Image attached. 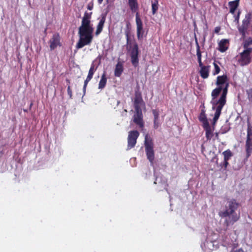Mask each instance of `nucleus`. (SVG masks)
Instances as JSON below:
<instances>
[{"instance_id": "obj_13", "label": "nucleus", "mask_w": 252, "mask_h": 252, "mask_svg": "<svg viewBox=\"0 0 252 252\" xmlns=\"http://www.w3.org/2000/svg\"><path fill=\"white\" fill-rule=\"evenodd\" d=\"M50 48L51 50H53L57 47L58 45H61L60 37L59 34H55L53 35L52 38L49 41Z\"/></svg>"}, {"instance_id": "obj_10", "label": "nucleus", "mask_w": 252, "mask_h": 252, "mask_svg": "<svg viewBox=\"0 0 252 252\" xmlns=\"http://www.w3.org/2000/svg\"><path fill=\"white\" fill-rule=\"evenodd\" d=\"M139 136V132L135 130H131L128 132L127 137V148L130 149L133 148L137 142V139Z\"/></svg>"}, {"instance_id": "obj_32", "label": "nucleus", "mask_w": 252, "mask_h": 252, "mask_svg": "<svg viewBox=\"0 0 252 252\" xmlns=\"http://www.w3.org/2000/svg\"><path fill=\"white\" fill-rule=\"evenodd\" d=\"M67 94L69 96V98H72V92L71 89L70 85H68L67 89Z\"/></svg>"}, {"instance_id": "obj_15", "label": "nucleus", "mask_w": 252, "mask_h": 252, "mask_svg": "<svg viewBox=\"0 0 252 252\" xmlns=\"http://www.w3.org/2000/svg\"><path fill=\"white\" fill-rule=\"evenodd\" d=\"M128 5L132 13L138 12L139 5L137 0H128Z\"/></svg>"}, {"instance_id": "obj_43", "label": "nucleus", "mask_w": 252, "mask_h": 252, "mask_svg": "<svg viewBox=\"0 0 252 252\" xmlns=\"http://www.w3.org/2000/svg\"><path fill=\"white\" fill-rule=\"evenodd\" d=\"M119 102H120L119 101H117L118 104L119 103Z\"/></svg>"}, {"instance_id": "obj_19", "label": "nucleus", "mask_w": 252, "mask_h": 252, "mask_svg": "<svg viewBox=\"0 0 252 252\" xmlns=\"http://www.w3.org/2000/svg\"><path fill=\"white\" fill-rule=\"evenodd\" d=\"M203 127L205 131V136L207 141L210 140L214 135V129H212L210 125L204 126Z\"/></svg>"}, {"instance_id": "obj_5", "label": "nucleus", "mask_w": 252, "mask_h": 252, "mask_svg": "<svg viewBox=\"0 0 252 252\" xmlns=\"http://www.w3.org/2000/svg\"><path fill=\"white\" fill-rule=\"evenodd\" d=\"M241 47L242 50L237 55L236 59L240 65L244 66L252 62V37L243 40Z\"/></svg>"}, {"instance_id": "obj_16", "label": "nucleus", "mask_w": 252, "mask_h": 252, "mask_svg": "<svg viewBox=\"0 0 252 252\" xmlns=\"http://www.w3.org/2000/svg\"><path fill=\"white\" fill-rule=\"evenodd\" d=\"M200 67L199 73L200 76L203 79H206L209 77V71H210V65L204 66L203 64Z\"/></svg>"}, {"instance_id": "obj_3", "label": "nucleus", "mask_w": 252, "mask_h": 252, "mask_svg": "<svg viewBox=\"0 0 252 252\" xmlns=\"http://www.w3.org/2000/svg\"><path fill=\"white\" fill-rule=\"evenodd\" d=\"M240 204L235 199H228L225 206V210L219 213L221 218H225L224 224L227 228L230 225H233L240 219V213L236 211L239 208Z\"/></svg>"}, {"instance_id": "obj_8", "label": "nucleus", "mask_w": 252, "mask_h": 252, "mask_svg": "<svg viewBox=\"0 0 252 252\" xmlns=\"http://www.w3.org/2000/svg\"><path fill=\"white\" fill-rule=\"evenodd\" d=\"M246 158H248L252 153V127L248 122L247 138L245 144Z\"/></svg>"}, {"instance_id": "obj_42", "label": "nucleus", "mask_w": 252, "mask_h": 252, "mask_svg": "<svg viewBox=\"0 0 252 252\" xmlns=\"http://www.w3.org/2000/svg\"><path fill=\"white\" fill-rule=\"evenodd\" d=\"M194 27H196V24L194 23Z\"/></svg>"}, {"instance_id": "obj_38", "label": "nucleus", "mask_w": 252, "mask_h": 252, "mask_svg": "<svg viewBox=\"0 0 252 252\" xmlns=\"http://www.w3.org/2000/svg\"><path fill=\"white\" fill-rule=\"evenodd\" d=\"M103 0H97L99 4H101Z\"/></svg>"}, {"instance_id": "obj_1", "label": "nucleus", "mask_w": 252, "mask_h": 252, "mask_svg": "<svg viewBox=\"0 0 252 252\" xmlns=\"http://www.w3.org/2000/svg\"><path fill=\"white\" fill-rule=\"evenodd\" d=\"M93 13L86 11L82 19L81 25L78 28L79 40L76 48L81 49L86 45H90L93 40L94 28L91 24Z\"/></svg>"}, {"instance_id": "obj_18", "label": "nucleus", "mask_w": 252, "mask_h": 252, "mask_svg": "<svg viewBox=\"0 0 252 252\" xmlns=\"http://www.w3.org/2000/svg\"><path fill=\"white\" fill-rule=\"evenodd\" d=\"M124 71L123 63L118 62L114 70V75L116 77H120Z\"/></svg>"}, {"instance_id": "obj_33", "label": "nucleus", "mask_w": 252, "mask_h": 252, "mask_svg": "<svg viewBox=\"0 0 252 252\" xmlns=\"http://www.w3.org/2000/svg\"><path fill=\"white\" fill-rule=\"evenodd\" d=\"M87 9L89 10H92L94 8V3L93 1L90 2L87 5Z\"/></svg>"}, {"instance_id": "obj_44", "label": "nucleus", "mask_w": 252, "mask_h": 252, "mask_svg": "<svg viewBox=\"0 0 252 252\" xmlns=\"http://www.w3.org/2000/svg\"><path fill=\"white\" fill-rule=\"evenodd\" d=\"M216 136H218V133H216Z\"/></svg>"}, {"instance_id": "obj_28", "label": "nucleus", "mask_w": 252, "mask_h": 252, "mask_svg": "<svg viewBox=\"0 0 252 252\" xmlns=\"http://www.w3.org/2000/svg\"><path fill=\"white\" fill-rule=\"evenodd\" d=\"M247 98L249 101L252 102V88L246 90Z\"/></svg>"}, {"instance_id": "obj_2", "label": "nucleus", "mask_w": 252, "mask_h": 252, "mask_svg": "<svg viewBox=\"0 0 252 252\" xmlns=\"http://www.w3.org/2000/svg\"><path fill=\"white\" fill-rule=\"evenodd\" d=\"M229 83L225 84V86H218L214 89L211 93L212 100V109L216 110L213 118V125H215L218 120L222 108L226 103V95L228 93Z\"/></svg>"}, {"instance_id": "obj_25", "label": "nucleus", "mask_w": 252, "mask_h": 252, "mask_svg": "<svg viewBox=\"0 0 252 252\" xmlns=\"http://www.w3.org/2000/svg\"><path fill=\"white\" fill-rule=\"evenodd\" d=\"M158 9V0H154L152 1V14L155 15Z\"/></svg>"}, {"instance_id": "obj_29", "label": "nucleus", "mask_w": 252, "mask_h": 252, "mask_svg": "<svg viewBox=\"0 0 252 252\" xmlns=\"http://www.w3.org/2000/svg\"><path fill=\"white\" fill-rule=\"evenodd\" d=\"M130 25V23L129 22H127V24H126V27H127V29L125 31V34H126V41H127V43H128L129 41V31L128 30V26L129 25Z\"/></svg>"}, {"instance_id": "obj_14", "label": "nucleus", "mask_w": 252, "mask_h": 252, "mask_svg": "<svg viewBox=\"0 0 252 252\" xmlns=\"http://www.w3.org/2000/svg\"><path fill=\"white\" fill-rule=\"evenodd\" d=\"M105 21L106 15L102 14L101 16V19L96 26V30L95 32L96 35H99L102 32Z\"/></svg>"}, {"instance_id": "obj_21", "label": "nucleus", "mask_w": 252, "mask_h": 252, "mask_svg": "<svg viewBox=\"0 0 252 252\" xmlns=\"http://www.w3.org/2000/svg\"><path fill=\"white\" fill-rule=\"evenodd\" d=\"M227 81V77L226 75H223L221 76H219L217 77L216 85L218 86H222L224 85L225 86V84L228 83Z\"/></svg>"}, {"instance_id": "obj_12", "label": "nucleus", "mask_w": 252, "mask_h": 252, "mask_svg": "<svg viewBox=\"0 0 252 252\" xmlns=\"http://www.w3.org/2000/svg\"><path fill=\"white\" fill-rule=\"evenodd\" d=\"M96 68H95L94 64L93 63L91 64V67L89 69L88 76H87V78L84 81V84L83 88L84 94H85L87 85H88L89 82L92 79L94 74L95 71L96 70Z\"/></svg>"}, {"instance_id": "obj_17", "label": "nucleus", "mask_w": 252, "mask_h": 252, "mask_svg": "<svg viewBox=\"0 0 252 252\" xmlns=\"http://www.w3.org/2000/svg\"><path fill=\"white\" fill-rule=\"evenodd\" d=\"M195 42L196 47V56L197 57V61L198 62L199 66H201L203 65V63L201 61V52L200 51V48L197 39L196 37H195Z\"/></svg>"}, {"instance_id": "obj_40", "label": "nucleus", "mask_w": 252, "mask_h": 252, "mask_svg": "<svg viewBox=\"0 0 252 252\" xmlns=\"http://www.w3.org/2000/svg\"><path fill=\"white\" fill-rule=\"evenodd\" d=\"M201 148H202V150L204 149V146H203V145H201Z\"/></svg>"}, {"instance_id": "obj_30", "label": "nucleus", "mask_w": 252, "mask_h": 252, "mask_svg": "<svg viewBox=\"0 0 252 252\" xmlns=\"http://www.w3.org/2000/svg\"><path fill=\"white\" fill-rule=\"evenodd\" d=\"M152 113H153V114L154 117V120H155L156 121H158V119H159L158 112L157 110L154 109L152 110Z\"/></svg>"}, {"instance_id": "obj_36", "label": "nucleus", "mask_w": 252, "mask_h": 252, "mask_svg": "<svg viewBox=\"0 0 252 252\" xmlns=\"http://www.w3.org/2000/svg\"><path fill=\"white\" fill-rule=\"evenodd\" d=\"M228 160H224V161H223V165L224 166L225 169H226L227 168V166L228 164Z\"/></svg>"}, {"instance_id": "obj_24", "label": "nucleus", "mask_w": 252, "mask_h": 252, "mask_svg": "<svg viewBox=\"0 0 252 252\" xmlns=\"http://www.w3.org/2000/svg\"><path fill=\"white\" fill-rule=\"evenodd\" d=\"M107 83V77L106 76L105 72H104L101 77L100 80L98 84V89L102 90L104 89Z\"/></svg>"}, {"instance_id": "obj_4", "label": "nucleus", "mask_w": 252, "mask_h": 252, "mask_svg": "<svg viewBox=\"0 0 252 252\" xmlns=\"http://www.w3.org/2000/svg\"><path fill=\"white\" fill-rule=\"evenodd\" d=\"M133 107L134 111L132 121L139 129L143 130L145 123L142 108L145 107V103L142 98L141 93L138 91L135 92Z\"/></svg>"}, {"instance_id": "obj_7", "label": "nucleus", "mask_w": 252, "mask_h": 252, "mask_svg": "<svg viewBox=\"0 0 252 252\" xmlns=\"http://www.w3.org/2000/svg\"><path fill=\"white\" fill-rule=\"evenodd\" d=\"M252 17L251 13H248L245 15L244 19L242 21V25L238 27V31L241 35L243 40L246 39V34L248 32L250 25L251 20Z\"/></svg>"}, {"instance_id": "obj_39", "label": "nucleus", "mask_w": 252, "mask_h": 252, "mask_svg": "<svg viewBox=\"0 0 252 252\" xmlns=\"http://www.w3.org/2000/svg\"><path fill=\"white\" fill-rule=\"evenodd\" d=\"M182 1L185 3L187 2V0H182Z\"/></svg>"}, {"instance_id": "obj_6", "label": "nucleus", "mask_w": 252, "mask_h": 252, "mask_svg": "<svg viewBox=\"0 0 252 252\" xmlns=\"http://www.w3.org/2000/svg\"><path fill=\"white\" fill-rule=\"evenodd\" d=\"M144 146L147 159L151 165H153L155 159V152L154 150V142L153 139L146 134L145 136Z\"/></svg>"}, {"instance_id": "obj_35", "label": "nucleus", "mask_w": 252, "mask_h": 252, "mask_svg": "<svg viewBox=\"0 0 252 252\" xmlns=\"http://www.w3.org/2000/svg\"><path fill=\"white\" fill-rule=\"evenodd\" d=\"M220 31V27H216L215 29V32L216 33H219V32Z\"/></svg>"}, {"instance_id": "obj_26", "label": "nucleus", "mask_w": 252, "mask_h": 252, "mask_svg": "<svg viewBox=\"0 0 252 252\" xmlns=\"http://www.w3.org/2000/svg\"><path fill=\"white\" fill-rule=\"evenodd\" d=\"M222 154L224 156V160H229L231 157L233 156V154L231 151L228 149L222 153Z\"/></svg>"}, {"instance_id": "obj_9", "label": "nucleus", "mask_w": 252, "mask_h": 252, "mask_svg": "<svg viewBox=\"0 0 252 252\" xmlns=\"http://www.w3.org/2000/svg\"><path fill=\"white\" fill-rule=\"evenodd\" d=\"M138 54V46L136 43H135L130 50L131 62L134 67H137L139 64Z\"/></svg>"}, {"instance_id": "obj_20", "label": "nucleus", "mask_w": 252, "mask_h": 252, "mask_svg": "<svg viewBox=\"0 0 252 252\" xmlns=\"http://www.w3.org/2000/svg\"><path fill=\"white\" fill-rule=\"evenodd\" d=\"M240 0H235L228 2V5L230 7L229 12L234 14L236 10L237 9L239 5Z\"/></svg>"}, {"instance_id": "obj_37", "label": "nucleus", "mask_w": 252, "mask_h": 252, "mask_svg": "<svg viewBox=\"0 0 252 252\" xmlns=\"http://www.w3.org/2000/svg\"><path fill=\"white\" fill-rule=\"evenodd\" d=\"M66 82H67V86H68V85H70V80H69L68 79H66Z\"/></svg>"}, {"instance_id": "obj_27", "label": "nucleus", "mask_w": 252, "mask_h": 252, "mask_svg": "<svg viewBox=\"0 0 252 252\" xmlns=\"http://www.w3.org/2000/svg\"><path fill=\"white\" fill-rule=\"evenodd\" d=\"M213 64L214 66V70L213 72V74L215 75L219 74L220 70L219 66L215 62L213 63Z\"/></svg>"}, {"instance_id": "obj_23", "label": "nucleus", "mask_w": 252, "mask_h": 252, "mask_svg": "<svg viewBox=\"0 0 252 252\" xmlns=\"http://www.w3.org/2000/svg\"><path fill=\"white\" fill-rule=\"evenodd\" d=\"M198 119L200 122L203 123V126L209 125L205 114V110H201V113L199 116Z\"/></svg>"}, {"instance_id": "obj_34", "label": "nucleus", "mask_w": 252, "mask_h": 252, "mask_svg": "<svg viewBox=\"0 0 252 252\" xmlns=\"http://www.w3.org/2000/svg\"><path fill=\"white\" fill-rule=\"evenodd\" d=\"M159 124L158 121L154 120V127L155 129H157L159 126Z\"/></svg>"}, {"instance_id": "obj_31", "label": "nucleus", "mask_w": 252, "mask_h": 252, "mask_svg": "<svg viewBox=\"0 0 252 252\" xmlns=\"http://www.w3.org/2000/svg\"><path fill=\"white\" fill-rule=\"evenodd\" d=\"M241 14V11H238L237 14L234 15V21L237 23L239 24V18Z\"/></svg>"}, {"instance_id": "obj_22", "label": "nucleus", "mask_w": 252, "mask_h": 252, "mask_svg": "<svg viewBox=\"0 0 252 252\" xmlns=\"http://www.w3.org/2000/svg\"><path fill=\"white\" fill-rule=\"evenodd\" d=\"M229 41L226 39H221L219 43V50L221 52H224L227 50L228 47L227 44Z\"/></svg>"}, {"instance_id": "obj_41", "label": "nucleus", "mask_w": 252, "mask_h": 252, "mask_svg": "<svg viewBox=\"0 0 252 252\" xmlns=\"http://www.w3.org/2000/svg\"><path fill=\"white\" fill-rule=\"evenodd\" d=\"M46 31H47V29H46L44 31V32L46 33Z\"/></svg>"}, {"instance_id": "obj_11", "label": "nucleus", "mask_w": 252, "mask_h": 252, "mask_svg": "<svg viewBox=\"0 0 252 252\" xmlns=\"http://www.w3.org/2000/svg\"><path fill=\"white\" fill-rule=\"evenodd\" d=\"M136 32L137 38L140 40L143 38L144 31L143 28V23L139 16L138 12L136 14Z\"/></svg>"}]
</instances>
